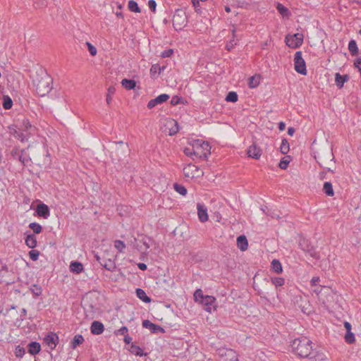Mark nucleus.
Segmentation results:
<instances>
[{
  "label": "nucleus",
  "mask_w": 361,
  "mask_h": 361,
  "mask_svg": "<svg viewBox=\"0 0 361 361\" xmlns=\"http://www.w3.org/2000/svg\"><path fill=\"white\" fill-rule=\"evenodd\" d=\"M20 130L21 131H28L27 134H24L23 133H20L17 130L14 129L13 135L16 138H18L21 142H25L28 140V138L35 135L37 133V128L34 126H32L30 122L27 119H24L20 125Z\"/></svg>",
  "instance_id": "obj_3"
},
{
  "label": "nucleus",
  "mask_w": 361,
  "mask_h": 361,
  "mask_svg": "<svg viewBox=\"0 0 361 361\" xmlns=\"http://www.w3.org/2000/svg\"><path fill=\"white\" fill-rule=\"evenodd\" d=\"M276 8L279 13L283 17H288L290 15L288 9L280 3L277 4Z\"/></svg>",
  "instance_id": "obj_35"
},
{
  "label": "nucleus",
  "mask_w": 361,
  "mask_h": 361,
  "mask_svg": "<svg viewBox=\"0 0 361 361\" xmlns=\"http://www.w3.org/2000/svg\"><path fill=\"white\" fill-rule=\"evenodd\" d=\"M25 353V350L24 348L20 346V345H18L16 348V350H15V355L16 357H22Z\"/></svg>",
  "instance_id": "obj_52"
},
{
  "label": "nucleus",
  "mask_w": 361,
  "mask_h": 361,
  "mask_svg": "<svg viewBox=\"0 0 361 361\" xmlns=\"http://www.w3.org/2000/svg\"><path fill=\"white\" fill-rule=\"evenodd\" d=\"M290 147L289 143L286 139H283L280 147L281 152L283 154H286L289 152Z\"/></svg>",
  "instance_id": "obj_36"
},
{
  "label": "nucleus",
  "mask_w": 361,
  "mask_h": 361,
  "mask_svg": "<svg viewBox=\"0 0 361 361\" xmlns=\"http://www.w3.org/2000/svg\"><path fill=\"white\" fill-rule=\"evenodd\" d=\"M303 42V36L302 34L296 33L293 35H287L286 37V43L287 46L291 48H298Z\"/></svg>",
  "instance_id": "obj_10"
},
{
  "label": "nucleus",
  "mask_w": 361,
  "mask_h": 361,
  "mask_svg": "<svg viewBox=\"0 0 361 361\" xmlns=\"http://www.w3.org/2000/svg\"><path fill=\"white\" fill-rule=\"evenodd\" d=\"M323 191L324 193L330 197L334 196V192L332 184L330 182H325L323 186Z\"/></svg>",
  "instance_id": "obj_30"
},
{
  "label": "nucleus",
  "mask_w": 361,
  "mask_h": 361,
  "mask_svg": "<svg viewBox=\"0 0 361 361\" xmlns=\"http://www.w3.org/2000/svg\"><path fill=\"white\" fill-rule=\"evenodd\" d=\"M130 352L137 356H142L145 355L141 348L134 344H132L131 345Z\"/></svg>",
  "instance_id": "obj_37"
},
{
  "label": "nucleus",
  "mask_w": 361,
  "mask_h": 361,
  "mask_svg": "<svg viewBox=\"0 0 361 361\" xmlns=\"http://www.w3.org/2000/svg\"><path fill=\"white\" fill-rule=\"evenodd\" d=\"M8 271V267L6 265L2 266L0 270V282H4V277L5 274H7Z\"/></svg>",
  "instance_id": "obj_55"
},
{
  "label": "nucleus",
  "mask_w": 361,
  "mask_h": 361,
  "mask_svg": "<svg viewBox=\"0 0 361 361\" xmlns=\"http://www.w3.org/2000/svg\"><path fill=\"white\" fill-rule=\"evenodd\" d=\"M271 282L276 287H279L284 284L285 280L281 277H274L271 279Z\"/></svg>",
  "instance_id": "obj_47"
},
{
  "label": "nucleus",
  "mask_w": 361,
  "mask_h": 361,
  "mask_svg": "<svg viewBox=\"0 0 361 361\" xmlns=\"http://www.w3.org/2000/svg\"><path fill=\"white\" fill-rule=\"evenodd\" d=\"M84 342V338L82 335L78 334L74 336L72 342L71 347L73 349L76 348L78 345L82 344Z\"/></svg>",
  "instance_id": "obj_33"
},
{
  "label": "nucleus",
  "mask_w": 361,
  "mask_h": 361,
  "mask_svg": "<svg viewBox=\"0 0 361 361\" xmlns=\"http://www.w3.org/2000/svg\"><path fill=\"white\" fill-rule=\"evenodd\" d=\"M348 80H349L348 75H342L338 73H336L335 74V82H336V86L340 89L343 87L344 83L346 82L347 81H348Z\"/></svg>",
  "instance_id": "obj_20"
},
{
  "label": "nucleus",
  "mask_w": 361,
  "mask_h": 361,
  "mask_svg": "<svg viewBox=\"0 0 361 361\" xmlns=\"http://www.w3.org/2000/svg\"><path fill=\"white\" fill-rule=\"evenodd\" d=\"M344 326L347 332L351 331V324L348 322H345Z\"/></svg>",
  "instance_id": "obj_63"
},
{
  "label": "nucleus",
  "mask_w": 361,
  "mask_h": 361,
  "mask_svg": "<svg viewBox=\"0 0 361 361\" xmlns=\"http://www.w3.org/2000/svg\"><path fill=\"white\" fill-rule=\"evenodd\" d=\"M311 361H328L327 356L322 352L312 351L310 357H308Z\"/></svg>",
  "instance_id": "obj_22"
},
{
  "label": "nucleus",
  "mask_w": 361,
  "mask_h": 361,
  "mask_svg": "<svg viewBox=\"0 0 361 361\" xmlns=\"http://www.w3.org/2000/svg\"><path fill=\"white\" fill-rule=\"evenodd\" d=\"M293 351L299 357H310L312 351V341L307 337H300L293 341Z\"/></svg>",
  "instance_id": "obj_2"
},
{
  "label": "nucleus",
  "mask_w": 361,
  "mask_h": 361,
  "mask_svg": "<svg viewBox=\"0 0 361 361\" xmlns=\"http://www.w3.org/2000/svg\"><path fill=\"white\" fill-rule=\"evenodd\" d=\"M302 51H298L295 54L294 68L297 73L303 75H307L306 63L302 58Z\"/></svg>",
  "instance_id": "obj_7"
},
{
  "label": "nucleus",
  "mask_w": 361,
  "mask_h": 361,
  "mask_svg": "<svg viewBox=\"0 0 361 361\" xmlns=\"http://www.w3.org/2000/svg\"><path fill=\"white\" fill-rule=\"evenodd\" d=\"M70 270L76 274H80L83 271V265L78 262H72L70 264Z\"/></svg>",
  "instance_id": "obj_25"
},
{
  "label": "nucleus",
  "mask_w": 361,
  "mask_h": 361,
  "mask_svg": "<svg viewBox=\"0 0 361 361\" xmlns=\"http://www.w3.org/2000/svg\"><path fill=\"white\" fill-rule=\"evenodd\" d=\"M58 341H59V337L57 336V335L56 334H54V333H51V334H48L44 338V341L49 346L51 347V349H54L56 346Z\"/></svg>",
  "instance_id": "obj_19"
},
{
  "label": "nucleus",
  "mask_w": 361,
  "mask_h": 361,
  "mask_svg": "<svg viewBox=\"0 0 361 361\" xmlns=\"http://www.w3.org/2000/svg\"><path fill=\"white\" fill-rule=\"evenodd\" d=\"M30 290L35 296H39L42 293V288L37 284H33L30 288Z\"/></svg>",
  "instance_id": "obj_48"
},
{
  "label": "nucleus",
  "mask_w": 361,
  "mask_h": 361,
  "mask_svg": "<svg viewBox=\"0 0 361 361\" xmlns=\"http://www.w3.org/2000/svg\"><path fill=\"white\" fill-rule=\"evenodd\" d=\"M238 94L235 92H229L226 97V102H236L238 101Z\"/></svg>",
  "instance_id": "obj_44"
},
{
  "label": "nucleus",
  "mask_w": 361,
  "mask_h": 361,
  "mask_svg": "<svg viewBox=\"0 0 361 361\" xmlns=\"http://www.w3.org/2000/svg\"><path fill=\"white\" fill-rule=\"evenodd\" d=\"M148 6L152 12H155L157 7L156 1L154 0H149L148 1Z\"/></svg>",
  "instance_id": "obj_59"
},
{
  "label": "nucleus",
  "mask_w": 361,
  "mask_h": 361,
  "mask_svg": "<svg viewBox=\"0 0 361 361\" xmlns=\"http://www.w3.org/2000/svg\"><path fill=\"white\" fill-rule=\"evenodd\" d=\"M142 326L145 328L149 329L150 330L151 333H152V334H155V333H158V332L164 333V331H165L164 329L161 326H160L157 324H153L149 320H144L142 322Z\"/></svg>",
  "instance_id": "obj_16"
},
{
  "label": "nucleus",
  "mask_w": 361,
  "mask_h": 361,
  "mask_svg": "<svg viewBox=\"0 0 361 361\" xmlns=\"http://www.w3.org/2000/svg\"><path fill=\"white\" fill-rule=\"evenodd\" d=\"M183 173L186 178H198L204 175V172L197 166L189 164L183 169Z\"/></svg>",
  "instance_id": "obj_8"
},
{
  "label": "nucleus",
  "mask_w": 361,
  "mask_h": 361,
  "mask_svg": "<svg viewBox=\"0 0 361 361\" xmlns=\"http://www.w3.org/2000/svg\"><path fill=\"white\" fill-rule=\"evenodd\" d=\"M261 76L259 75H255L249 78L248 85L250 88L257 87L260 82Z\"/></svg>",
  "instance_id": "obj_28"
},
{
  "label": "nucleus",
  "mask_w": 361,
  "mask_h": 361,
  "mask_svg": "<svg viewBox=\"0 0 361 361\" xmlns=\"http://www.w3.org/2000/svg\"><path fill=\"white\" fill-rule=\"evenodd\" d=\"M173 49H169L164 51L161 53V56L162 58H168V57H171L173 55Z\"/></svg>",
  "instance_id": "obj_58"
},
{
  "label": "nucleus",
  "mask_w": 361,
  "mask_h": 361,
  "mask_svg": "<svg viewBox=\"0 0 361 361\" xmlns=\"http://www.w3.org/2000/svg\"><path fill=\"white\" fill-rule=\"evenodd\" d=\"M183 99L182 97L175 95V96L172 97V98L171 99V104L173 106H176L178 104L183 103Z\"/></svg>",
  "instance_id": "obj_53"
},
{
  "label": "nucleus",
  "mask_w": 361,
  "mask_h": 361,
  "mask_svg": "<svg viewBox=\"0 0 361 361\" xmlns=\"http://www.w3.org/2000/svg\"><path fill=\"white\" fill-rule=\"evenodd\" d=\"M290 161V157H283V159H281L279 166L281 169L285 170L288 168V166Z\"/></svg>",
  "instance_id": "obj_41"
},
{
  "label": "nucleus",
  "mask_w": 361,
  "mask_h": 361,
  "mask_svg": "<svg viewBox=\"0 0 361 361\" xmlns=\"http://www.w3.org/2000/svg\"><path fill=\"white\" fill-rule=\"evenodd\" d=\"M204 298L205 296H204L203 293L200 289L196 290L194 293V298L195 301H200L201 302Z\"/></svg>",
  "instance_id": "obj_49"
},
{
  "label": "nucleus",
  "mask_w": 361,
  "mask_h": 361,
  "mask_svg": "<svg viewBox=\"0 0 361 361\" xmlns=\"http://www.w3.org/2000/svg\"><path fill=\"white\" fill-rule=\"evenodd\" d=\"M216 299L211 295H206L201 303L204 306V310L208 312H212V310H215L214 306Z\"/></svg>",
  "instance_id": "obj_12"
},
{
  "label": "nucleus",
  "mask_w": 361,
  "mask_h": 361,
  "mask_svg": "<svg viewBox=\"0 0 361 361\" xmlns=\"http://www.w3.org/2000/svg\"><path fill=\"white\" fill-rule=\"evenodd\" d=\"M221 355H224L222 361H239L238 355L232 349L226 350L224 355L221 354Z\"/></svg>",
  "instance_id": "obj_21"
},
{
  "label": "nucleus",
  "mask_w": 361,
  "mask_h": 361,
  "mask_svg": "<svg viewBox=\"0 0 361 361\" xmlns=\"http://www.w3.org/2000/svg\"><path fill=\"white\" fill-rule=\"evenodd\" d=\"M29 255L31 259H32L33 261H36L38 259L39 252L35 250H32L30 251Z\"/></svg>",
  "instance_id": "obj_56"
},
{
  "label": "nucleus",
  "mask_w": 361,
  "mask_h": 361,
  "mask_svg": "<svg viewBox=\"0 0 361 361\" xmlns=\"http://www.w3.org/2000/svg\"><path fill=\"white\" fill-rule=\"evenodd\" d=\"M174 190L182 195H185L187 194V189L185 186L182 185H179L178 183H175L173 185Z\"/></svg>",
  "instance_id": "obj_43"
},
{
  "label": "nucleus",
  "mask_w": 361,
  "mask_h": 361,
  "mask_svg": "<svg viewBox=\"0 0 361 361\" xmlns=\"http://www.w3.org/2000/svg\"><path fill=\"white\" fill-rule=\"evenodd\" d=\"M197 215H198V218H199L200 221L202 223L207 221L209 219V216H208V214H207V207L204 205H203L200 203H198L197 205Z\"/></svg>",
  "instance_id": "obj_17"
},
{
  "label": "nucleus",
  "mask_w": 361,
  "mask_h": 361,
  "mask_svg": "<svg viewBox=\"0 0 361 361\" xmlns=\"http://www.w3.org/2000/svg\"><path fill=\"white\" fill-rule=\"evenodd\" d=\"M161 130L163 132L168 133L171 136L174 135L179 130L178 122L173 118H166L164 120Z\"/></svg>",
  "instance_id": "obj_6"
},
{
  "label": "nucleus",
  "mask_w": 361,
  "mask_h": 361,
  "mask_svg": "<svg viewBox=\"0 0 361 361\" xmlns=\"http://www.w3.org/2000/svg\"><path fill=\"white\" fill-rule=\"evenodd\" d=\"M315 158L317 159V157ZM333 160V154L331 152L327 151L325 154L319 155L317 161L322 167L326 169L329 171H333L330 166Z\"/></svg>",
  "instance_id": "obj_9"
},
{
  "label": "nucleus",
  "mask_w": 361,
  "mask_h": 361,
  "mask_svg": "<svg viewBox=\"0 0 361 361\" xmlns=\"http://www.w3.org/2000/svg\"><path fill=\"white\" fill-rule=\"evenodd\" d=\"M319 281V277H313L312 279H311V285L312 286H317V283Z\"/></svg>",
  "instance_id": "obj_61"
},
{
  "label": "nucleus",
  "mask_w": 361,
  "mask_h": 361,
  "mask_svg": "<svg viewBox=\"0 0 361 361\" xmlns=\"http://www.w3.org/2000/svg\"><path fill=\"white\" fill-rule=\"evenodd\" d=\"M37 94L40 97L47 95L52 89V78L47 73L37 74L32 80Z\"/></svg>",
  "instance_id": "obj_1"
},
{
  "label": "nucleus",
  "mask_w": 361,
  "mask_h": 361,
  "mask_svg": "<svg viewBox=\"0 0 361 361\" xmlns=\"http://www.w3.org/2000/svg\"><path fill=\"white\" fill-rule=\"evenodd\" d=\"M18 160L22 163L23 166H27L31 161L30 158L25 154L24 151H22L21 154L18 156Z\"/></svg>",
  "instance_id": "obj_34"
},
{
  "label": "nucleus",
  "mask_w": 361,
  "mask_h": 361,
  "mask_svg": "<svg viewBox=\"0 0 361 361\" xmlns=\"http://www.w3.org/2000/svg\"><path fill=\"white\" fill-rule=\"evenodd\" d=\"M172 23L176 30H182L188 24L186 13L182 9L176 10L173 16Z\"/></svg>",
  "instance_id": "obj_5"
},
{
  "label": "nucleus",
  "mask_w": 361,
  "mask_h": 361,
  "mask_svg": "<svg viewBox=\"0 0 361 361\" xmlns=\"http://www.w3.org/2000/svg\"><path fill=\"white\" fill-rule=\"evenodd\" d=\"M192 149H194V143L191 147H185L183 149V152L186 156L192 157L194 156Z\"/></svg>",
  "instance_id": "obj_54"
},
{
  "label": "nucleus",
  "mask_w": 361,
  "mask_h": 361,
  "mask_svg": "<svg viewBox=\"0 0 361 361\" xmlns=\"http://www.w3.org/2000/svg\"><path fill=\"white\" fill-rule=\"evenodd\" d=\"M86 45L87 47L90 55L92 56H96L97 54V48L89 42H86Z\"/></svg>",
  "instance_id": "obj_50"
},
{
  "label": "nucleus",
  "mask_w": 361,
  "mask_h": 361,
  "mask_svg": "<svg viewBox=\"0 0 361 361\" xmlns=\"http://www.w3.org/2000/svg\"><path fill=\"white\" fill-rule=\"evenodd\" d=\"M91 333L94 335L102 334L104 331V324L99 321H94L91 324Z\"/></svg>",
  "instance_id": "obj_18"
},
{
  "label": "nucleus",
  "mask_w": 361,
  "mask_h": 361,
  "mask_svg": "<svg viewBox=\"0 0 361 361\" xmlns=\"http://www.w3.org/2000/svg\"><path fill=\"white\" fill-rule=\"evenodd\" d=\"M25 244L30 248H35L37 245V238L35 235L29 234L25 238Z\"/></svg>",
  "instance_id": "obj_27"
},
{
  "label": "nucleus",
  "mask_w": 361,
  "mask_h": 361,
  "mask_svg": "<svg viewBox=\"0 0 361 361\" xmlns=\"http://www.w3.org/2000/svg\"><path fill=\"white\" fill-rule=\"evenodd\" d=\"M121 85L125 89L130 90H133L135 87L136 82L134 80H129L125 78L121 80Z\"/></svg>",
  "instance_id": "obj_26"
},
{
  "label": "nucleus",
  "mask_w": 361,
  "mask_h": 361,
  "mask_svg": "<svg viewBox=\"0 0 361 361\" xmlns=\"http://www.w3.org/2000/svg\"><path fill=\"white\" fill-rule=\"evenodd\" d=\"M164 69V66L161 67L159 64H153L150 68V74L154 75L157 73H160L162 70Z\"/></svg>",
  "instance_id": "obj_40"
},
{
  "label": "nucleus",
  "mask_w": 361,
  "mask_h": 361,
  "mask_svg": "<svg viewBox=\"0 0 361 361\" xmlns=\"http://www.w3.org/2000/svg\"><path fill=\"white\" fill-rule=\"evenodd\" d=\"M192 152L197 159H207L208 156L211 154V147L207 142L195 140Z\"/></svg>",
  "instance_id": "obj_4"
},
{
  "label": "nucleus",
  "mask_w": 361,
  "mask_h": 361,
  "mask_svg": "<svg viewBox=\"0 0 361 361\" xmlns=\"http://www.w3.org/2000/svg\"><path fill=\"white\" fill-rule=\"evenodd\" d=\"M136 295L139 299H140L142 301L149 303L151 302V298L148 297L145 290L141 288H137L136 289Z\"/></svg>",
  "instance_id": "obj_29"
},
{
  "label": "nucleus",
  "mask_w": 361,
  "mask_h": 361,
  "mask_svg": "<svg viewBox=\"0 0 361 361\" xmlns=\"http://www.w3.org/2000/svg\"><path fill=\"white\" fill-rule=\"evenodd\" d=\"M128 328L126 327V326H123L121 327V329H119L118 330H117L115 334L116 335H121V336H126V335H128Z\"/></svg>",
  "instance_id": "obj_57"
},
{
  "label": "nucleus",
  "mask_w": 361,
  "mask_h": 361,
  "mask_svg": "<svg viewBox=\"0 0 361 361\" xmlns=\"http://www.w3.org/2000/svg\"><path fill=\"white\" fill-rule=\"evenodd\" d=\"M345 341L349 344H353L355 342V337L353 333L351 331L346 332L345 336Z\"/></svg>",
  "instance_id": "obj_46"
},
{
  "label": "nucleus",
  "mask_w": 361,
  "mask_h": 361,
  "mask_svg": "<svg viewBox=\"0 0 361 361\" xmlns=\"http://www.w3.org/2000/svg\"><path fill=\"white\" fill-rule=\"evenodd\" d=\"M36 213L39 216L44 219H47L50 216L49 208L44 203L37 204L36 207Z\"/></svg>",
  "instance_id": "obj_14"
},
{
  "label": "nucleus",
  "mask_w": 361,
  "mask_h": 361,
  "mask_svg": "<svg viewBox=\"0 0 361 361\" xmlns=\"http://www.w3.org/2000/svg\"><path fill=\"white\" fill-rule=\"evenodd\" d=\"M169 99V95L167 94H161L157 97L155 99H151L148 104L147 107L152 109L159 104H161Z\"/></svg>",
  "instance_id": "obj_15"
},
{
  "label": "nucleus",
  "mask_w": 361,
  "mask_h": 361,
  "mask_svg": "<svg viewBox=\"0 0 361 361\" xmlns=\"http://www.w3.org/2000/svg\"><path fill=\"white\" fill-rule=\"evenodd\" d=\"M114 246L119 252H123L126 247L124 243L120 240L114 241Z\"/></svg>",
  "instance_id": "obj_51"
},
{
  "label": "nucleus",
  "mask_w": 361,
  "mask_h": 361,
  "mask_svg": "<svg viewBox=\"0 0 361 361\" xmlns=\"http://www.w3.org/2000/svg\"><path fill=\"white\" fill-rule=\"evenodd\" d=\"M314 292L317 293L319 300L326 306H328L329 303L331 302V299L334 297L332 291L329 288H322L318 292L317 290H314Z\"/></svg>",
  "instance_id": "obj_11"
},
{
  "label": "nucleus",
  "mask_w": 361,
  "mask_h": 361,
  "mask_svg": "<svg viewBox=\"0 0 361 361\" xmlns=\"http://www.w3.org/2000/svg\"><path fill=\"white\" fill-rule=\"evenodd\" d=\"M236 44V43L234 42V40L232 39L231 40L230 42H228L226 45V49L228 50V51H231L233 47Z\"/></svg>",
  "instance_id": "obj_60"
},
{
  "label": "nucleus",
  "mask_w": 361,
  "mask_h": 361,
  "mask_svg": "<svg viewBox=\"0 0 361 361\" xmlns=\"http://www.w3.org/2000/svg\"><path fill=\"white\" fill-rule=\"evenodd\" d=\"M101 264L107 270L109 271H113L116 266L114 262V261L109 259L108 261L105 262L104 263L100 262Z\"/></svg>",
  "instance_id": "obj_45"
},
{
  "label": "nucleus",
  "mask_w": 361,
  "mask_h": 361,
  "mask_svg": "<svg viewBox=\"0 0 361 361\" xmlns=\"http://www.w3.org/2000/svg\"><path fill=\"white\" fill-rule=\"evenodd\" d=\"M237 246L241 251H245L248 247V242L245 235L237 238Z\"/></svg>",
  "instance_id": "obj_23"
},
{
  "label": "nucleus",
  "mask_w": 361,
  "mask_h": 361,
  "mask_svg": "<svg viewBox=\"0 0 361 361\" xmlns=\"http://www.w3.org/2000/svg\"><path fill=\"white\" fill-rule=\"evenodd\" d=\"M123 341L126 343L129 344L132 341V338L128 334L124 336Z\"/></svg>",
  "instance_id": "obj_64"
},
{
  "label": "nucleus",
  "mask_w": 361,
  "mask_h": 361,
  "mask_svg": "<svg viewBox=\"0 0 361 361\" xmlns=\"http://www.w3.org/2000/svg\"><path fill=\"white\" fill-rule=\"evenodd\" d=\"M128 8L130 11L135 12V13H140L141 10L140 7L138 6V4L137 2H135L133 0H130L128 2Z\"/></svg>",
  "instance_id": "obj_38"
},
{
  "label": "nucleus",
  "mask_w": 361,
  "mask_h": 361,
  "mask_svg": "<svg viewBox=\"0 0 361 361\" xmlns=\"http://www.w3.org/2000/svg\"><path fill=\"white\" fill-rule=\"evenodd\" d=\"M3 107L8 110L13 106V101L8 96H4L3 97Z\"/></svg>",
  "instance_id": "obj_39"
},
{
  "label": "nucleus",
  "mask_w": 361,
  "mask_h": 361,
  "mask_svg": "<svg viewBox=\"0 0 361 361\" xmlns=\"http://www.w3.org/2000/svg\"><path fill=\"white\" fill-rule=\"evenodd\" d=\"M271 269L276 274H281L283 271L282 265L278 259H274L271 262Z\"/></svg>",
  "instance_id": "obj_31"
},
{
  "label": "nucleus",
  "mask_w": 361,
  "mask_h": 361,
  "mask_svg": "<svg viewBox=\"0 0 361 361\" xmlns=\"http://www.w3.org/2000/svg\"><path fill=\"white\" fill-rule=\"evenodd\" d=\"M247 153L249 157L259 159L262 156V149L255 143H253L249 147Z\"/></svg>",
  "instance_id": "obj_13"
},
{
  "label": "nucleus",
  "mask_w": 361,
  "mask_h": 361,
  "mask_svg": "<svg viewBox=\"0 0 361 361\" xmlns=\"http://www.w3.org/2000/svg\"><path fill=\"white\" fill-rule=\"evenodd\" d=\"M20 154H18V152L17 149H13L11 151V156L14 158V159H18V156Z\"/></svg>",
  "instance_id": "obj_62"
},
{
  "label": "nucleus",
  "mask_w": 361,
  "mask_h": 361,
  "mask_svg": "<svg viewBox=\"0 0 361 361\" xmlns=\"http://www.w3.org/2000/svg\"><path fill=\"white\" fill-rule=\"evenodd\" d=\"M40 350H41V346L38 342L33 341V342H31L28 345V352L31 355H35L39 353Z\"/></svg>",
  "instance_id": "obj_24"
},
{
  "label": "nucleus",
  "mask_w": 361,
  "mask_h": 361,
  "mask_svg": "<svg viewBox=\"0 0 361 361\" xmlns=\"http://www.w3.org/2000/svg\"><path fill=\"white\" fill-rule=\"evenodd\" d=\"M29 227L33 231V232L36 234H39L42 232V228L40 224L36 222L30 223Z\"/></svg>",
  "instance_id": "obj_42"
},
{
  "label": "nucleus",
  "mask_w": 361,
  "mask_h": 361,
  "mask_svg": "<svg viewBox=\"0 0 361 361\" xmlns=\"http://www.w3.org/2000/svg\"><path fill=\"white\" fill-rule=\"evenodd\" d=\"M348 50L352 56H355L358 53L357 43L354 39H351L348 44Z\"/></svg>",
  "instance_id": "obj_32"
}]
</instances>
